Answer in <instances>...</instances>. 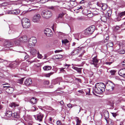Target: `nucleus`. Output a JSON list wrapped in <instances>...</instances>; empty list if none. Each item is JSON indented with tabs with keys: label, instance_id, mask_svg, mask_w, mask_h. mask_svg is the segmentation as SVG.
Wrapping results in <instances>:
<instances>
[{
	"label": "nucleus",
	"instance_id": "obj_1",
	"mask_svg": "<svg viewBox=\"0 0 125 125\" xmlns=\"http://www.w3.org/2000/svg\"><path fill=\"white\" fill-rule=\"evenodd\" d=\"M41 15L43 18L47 19L52 17V13L50 11L48 10H45L42 11Z\"/></svg>",
	"mask_w": 125,
	"mask_h": 125
},
{
	"label": "nucleus",
	"instance_id": "obj_2",
	"mask_svg": "<svg viewBox=\"0 0 125 125\" xmlns=\"http://www.w3.org/2000/svg\"><path fill=\"white\" fill-rule=\"evenodd\" d=\"M95 29L94 26H90L83 31L84 32V35L87 36L91 35L93 33Z\"/></svg>",
	"mask_w": 125,
	"mask_h": 125
},
{
	"label": "nucleus",
	"instance_id": "obj_3",
	"mask_svg": "<svg viewBox=\"0 0 125 125\" xmlns=\"http://www.w3.org/2000/svg\"><path fill=\"white\" fill-rule=\"evenodd\" d=\"M115 85L114 84L110 82L107 83L106 84L105 88L107 91L109 92L112 91L114 89Z\"/></svg>",
	"mask_w": 125,
	"mask_h": 125
},
{
	"label": "nucleus",
	"instance_id": "obj_4",
	"mask_svg": "<svg viewBox=\"0 0 125 125\" xmlns=\"http://www.w3.org/2000/svg\"><path fill=\"white\" fill-rule=\"evenodd\" d=\"M37 42L36 38L34 37H31L29 40L28 45L34 46Z\"/></svg>",
	"mask_w": 125,
	"mask_h": 125
},
{
	"label": "nucleus",
	"instance_id": "obj_5",
	"mask_svg": "<svg viewBox=\"0 0 125 125\" xmlns=\"http://www.w3.org/2000/svg\"><path fill=\"white\" fill-rule=\"evenodd\" d=\"M100 89L101 91L103 92L105 91V86L104 83H97L95 85V86H97Z\"/></svg>",
	"mask_w": 125,
	"mask_h": 125
},
{
	"label": "nucleus",
	"instance_id": "obj_6",
	"mask_svg": "<svg viewBox=\"0 0 125 125\" xmlns=\"http://www.w3.org/2000/svg\"><path fill=\"white\" fill-rule=\"evenodd\" d=\"M41 18V16L39 14H36L33 16L32 21L34 22L38 23L39 21Z\"/></svg>",
	"mask_w": 125,
	"mask_h": 125
},
{
	"label": "nucleus",
	"instance_id": "obj_7",
	"mask_svg": "<svg viewBox=\"0 0 125 125\" xmlns=\"http://www.w3.org/2000/svg\"><path fill=\"white\" fill-rule=\"evenodd\" d=\"M34 116L37 120L40 122L42 121V119L44 117V115L43 114L40 112L37 115L36 117H35V115H34Z\"/></svg>",
	"mask_w": 125,
	"mask_h": 125
},
{
	"label": "nucleus",
	"instance_id": "obj_8",
	"mask_svg": "<svg viewBox=\"0 0 125 125\" xmlns=\"http://www.w3.org/2000/svg\"><path fill=\"white\" fill-rule=\"evenodd\" d=\"M98 62V60L97 59V56H96L92 58V60L91 61L90 63L91 64L94 65V66L96 67Z\"/></svg>",
	"mask_w": 125,
	"mask_h": 125
},
{
	"label": "nucleus",
	"instance_id": "obj_9",
	"mask_svg": "<svg viewBox=\"0 0 125 125\" xmlns=\"http://www.w3.org/2000/svg\"><path fill=\"white\" fill-rule=\"evenodd\" d=\"M20 12L19 10L16 9L13 10H9L8 13L9 14H12L14 15H17L19 14Z\"/></svg>",
	"mask_w": 125,
	"mask_h": 125
},
{
	"label": "nucleus",
	"instance_id": "obj_10",
	"mask_svg": "<svg viewBox=\"0 0 125 125\" xmlns=\"http://www.w3.org/2000/svg\"><path fill=\"white\" fill-rule=\"evenodd\" d=\"M118 17L117 18V20L119 21L121 20V18L125 16V11L119 13L118 14Z\"/></svg>",
	"mask_w": 125,
	"mask_h": 125
},
{
	"label": "nucleus",
	"instance_id": "obj_11",
	"mask_svg": "<svg viewBox=\"0 0 125 125\" xmlns=\"http://www.w3.org/2000/svg\"><path fill=\"white\" fill-rule=\"evenodd\" d=\"M120 76H125V68L120 70L118 72Z\"/></svg>",
	"mask_w": 125,
	"mask_h": 125
},
{
	"label": "nucleus",
	"instance_id": "obj_12",
	"mask_svg": "<svg viewBox=\"0 0 125 125\" xmlns=\"http://www.w3.org/2000/svg\"><path fill=\"white\" fill-rule=\"evenodd\" d=\"M63 57V56L62 55L59 54L55 55L52 57V58L54 60L61 59Z\"/></svg>",
	"mask_w": 125,
	"mask_h": 125
},
{
	"label": "nucleus",
	"instance_id": "obj_13",
	"mask_svg": "<svg viewBox=\"0 0 125 125\" xmlns=\"http://www.w3.org/2000/svg\"><path fill=\"white\" fill-rule=\"evenodd\" d=\"M32 83V81L31 79L29 78L26 79L24 82V84L27 86H29Z\"/></svg>",
	"mask_w": 125,
	"mask_h": 125
},
{
	"label": "nucleus",
	"instance_id": "obj_14",
	"mask_svg": "<svg viewBox=\"0 0 125 125\" xmlns=\"http://www.w3.org/2000/svg\"><path fill=\"white\" fill-rule=\"evenodd\" d=\"M23 27L24 28H29L30 25V22H24L22 24Z\"/></svg>",
	"mask_w": 125,
	"mask_h": 125
},
{
	"label": "nucleus",
	"instance_id": "obj_15",
	"mask_svg": "<svg viewBox=\"0 0 125 125\" xmlns=\"http://www.w3.org/2000/svg\"><path fill=\"white\" fill-rule=\"evenodd\" d=\"M121 30L120 27L118 26H114L113 27V31L114 32L116 33Z\"/></svg>",
	"mask_w": 125,
	"mask_h": 125
},
{
	"label": "nucleus",
	"instance_id": "obj_16",
	"mask_svg": "<svg viewBox=\"0 0 125 125\" xmlns=\"http://www.w3.org/2000/svg\"><path fill=\"white\" fill-rule=\"evenodd\" d=\"M6 92L9 94H11L14 91V89L10 87L8 88H6Z\"/></svg>",
	"mask_w": 125,
	"mask_h": 125
},
{
	"label": "nucleus",
	"instance_id": "obj_17",
	"mask_svg": "<svg viewBox=\"0 0 125 125\" xmlns=\"http://www.w3.org/2000/svg\"><path fill=\"white\" fill-rule=\"evenodd\" d=\"M38 101L37 99L34 97H33L31 98L30 100L31 103L32 104H36Z\"/></svg>",
	"mask_w": 125,
	"mask_h": 125
},
{
	"label": "nucleus",
	"instance_id": "obj_18",
	"mask_svg": "<svg viewBox=\"0 0 125 125\" xmlns=\"http://www.w3.org/2000/svg\"><path fill=\"white\" fill-rule=\"evenodd\" d=\"M20 40L21 42H25L27 41V37L26 36H23L20 38Z\"/></svg>",
	"mask_w": 125,
	"mask_h": 125
},
{
	"label": "nucleus",
	"instance_id": "obj_19",
	"mask_svg": "<svg viewBox=\"0 0 125 125\" xmlns=\"http://www.w3.org/2000/svg\"><path fill=\"white\" fill-rule=\"evenodd\" d=\"M94 91L97 94L101 93L103 92L102 91H101L100 89L98 88L97 86H95L94 89Z\"/></svg>",
	"mask_w": 125,
	"mask_h": 125
},
{
	"label": "nucleus",
	"instance_id": "obj_20",
	"mask_svg": "<svg viewBox=\"0 0 125 125\" xmlns=\"http://www.w3.org/2000/svg\"><path fill=\"white\" fill-rule=\"evenodd\" d=\"M38 51L36 49L34 48H32L31 50V54L33 55H35L36 54H37Z\"/></svg>",
	"mask_w": 125,
	"mask_h": 125
},
{
	"label": "nucleus",
	"instance_id": "obj_21",
	"mask_svg": "<svg viewBox=\"0 0 125 125\" xmlns=\"http://www.w3.org/2000/svg\"><path fill=\"white\" fill-rule=\"evenodd\" d=\"M21 42V40H20V38H19L15 39L14 40V43L17 45H19L20 43Z\"/></svg>",
	"mask_w": 125,
	"mask_h": 125
},
{
	"label": "nucleus",
	"instance_id": "obj_22",
	"mask_svg": "<svg viewBox=\"0 0 125 125\" xmlns=\"http://www.w3.org/2000/svg\"><path fill=\"white\" fill-rule=\"evenodd\" d=\"M79 52V50L77 49L73 50L71 53L72 55H74L77 54Z\"/></svg>",
	"mask_w": 125,
	"mask_h": 125
},
{
	"label": "nucleus",
	"instance_id": "obj_23",
	"mask_svg": "<svg viewBox=\"0 0 125 125\" xmlns=\"http://www.w3.org/2000/svg\"><path fill=\"white\" fill-rule=\"evenodd\" d=\"M52 68L51 66L46 65L43 67V69L44 71H48L50 70Z\"/></svg>",
	"mask_w": 125,
	"mask_h": 125
},
{
	"label": "nucleus",
	"instance_id": "obj_24",
	"mask_svg": "<svg viewBox=\"0 0 125 125\" xmlns=\"http://www.w3.org/2000/svg\"><path fill=\"white\" fill-rule=\"evenodd\" d=\"M19 106V104H16L14 102L11 103L10 104V106L13 108L17 107Z\"/></svg>",
	"mask_w": 125,
	"mask_h": 125
},
{
	"label": "nucleus",
	"instance_id": "obj_25",
	"mask_svg": "<svg viewBox=\"0 0 125 125\" xmlns=\"http://www.w3.org/2000/svg\"><path fill=\"white\" fill-rule=\"evenodd\" d=\"M12 115V112L11 111H7L5 115L7 117H10Z\"/></svg>",
	"mask_w": 125,
	"mask_h": 125
},
{
	"label": "nucleus",
	"instance_id": "obj_26",
	"mask_svg": "<svg viewBox=\"0 0 125 125\" xmlns=\"http://www.w3.org/2000/svg\"><path fill=\"white\" fill-rule=\"evenodd\" d=\"M5 44L6 45V46L7 47H9L12 45L13 43L10 41H6Z\"/></svg>",
	"mask_w": 125,
	"mask_h": 125
},
{
	"label": "nucleus",
	"instance_id": "obj_27",
	"mask_svg": "<svg viewBox=\"0 0 125 125\" xmlns=\"http://www.w3.org/2000/svg\"><path fill=\"white\" fill-rule=\"evenodd\" d=\"M60 78H57L53 81L52 82L54 84H55L57 83H59V84H60V80H61Z\"/></svg>",
	"mask_w": 125,
	"mask_h": 125
},
{
	"label": "nucleus",
	"instance_id": "obj_28",
	"mask_svg": "<svg viewBox=\"0 0 125 125\" xmlns=\"http://www.w3.org/2000/svg\"><path fill=\"white\" fill-rule=\"evenodd\" d=\"M21 22L22 24L24 23V22H30V21L28 18H24L21 20Z\"/></svg>",
	"mask_w": 125,
	"mask_h": 125
},
{
	"label": "nucleus",
	"instance_id": "obj_29",
	"mask_svg": "<svg viewBox=\"0 0 125 125\" xmlns=\"http://www.w3.org/2000/svg\"><path fill=\"white\" fill-rule=\"evenodd\" d=\"M104 115L105 118H108L109 117V114L108 111H105L104 112Z\"/></svg>",
	"mask_w": 125,
	"mask_h": 125
},
{
	"label": "nucleus",
	"instance_id": "obj_30",
	"mask_svg": "<svg viewBox=\"0 0 125 125\" xmlns=\"http://www.w3.org/2000/svg\"><path fill=\"white\" fill-rule=\"evenodd\" d=\"M112 11L111 10H109L106 13L105 15L106 17H109L110 16L111 14Z\"/></svg>",
	"mask_w": 125,
	"mask_h": 125
},
{
	"label": "nucleus",
	"instance_id": "obj_31",
	"mask_svg": "<svg viewBox=\"0 0 125 125\" xmlns=\"http://www.w3.org/2000/svg\"><path fill=\"white\" fill-rule=\"evenodd\" d=\"M106 16H103L101 17V21H102L104 22H105L107 21V19Z\"/></svg>",
	"mask_w": 125,
	"mask_h": 125
},
{
	"label": "nucleus",
	"instance_id": "obj_32",
	"mask_svg": "<svg viewBox=\"0 0 125 125\" xmlns=\"http://www.w3.org/2000/svg\"><path fill=\"white\" fill-rule=\"evenodd\" d=\"M101 9L104 10H106L107 7V5L106 4L103 3Z\"/></svg>",
	"mask_w": 125,
	"mask_h": 125
},
{
	"label": "nucleus",
	"instance_id": "obj_33",
	"mask_svg": "<svg viewBox=\"0 0 125 125\" xmlns=\"http://www.w3.org/2000/svg\"><path fill=\"white\" fill-rule=\"evenodd\" d=\"M79 33L80 36V39L85 37V35H84V31H83Z\"/></svg>",
	"mask_w": 125,
	"mask_h": 125
},
{
	"label": "nucleus",
	"instance_id": "obj_34",
	"mask_svg": "<svg viewBox=\"0 0 125 125\" xmlns=\"http://www.w3.org/2000/svg\"><path fill=\"white\" fill-rule=\"evenodd\" d=\"M117 52L120 54H124L125 53V51L123 49H119L117 51Z\"/></svg>",
	"mask_w": 125,
	"mask_h": 125
},
{
	"label": "nucleus",
	"instance_id": "obj_35",
	"mask_svg": "<svg viewBox=\"0 0 125 125\" xmlns=\"http://www.w3.org/2000/svg\"><path fill=\"white\" fill-rule=\"evenodd\" d=\"M113 44L112 42H109L107 44L106 46L107 47H112L113 46Z\"/></svg>",
	"mask_w": 125,
	"mask_h": 125
},
{
	"label": "nucleus",
	"instance_id": "obj_36",
	"mask_svg": "<svg viewBox=\"0 0 125 125\" xmlns=\"http://www.w3.org/2000/svg\"><path fill=\"white\" fill-rule=\"evenodd\" d=\"M52 30L49 29H46L44 31V33L46 35V33H48L51 32Z\"/></svg>",
	"mask_w": 125,
	"mask_h": 125
},
{
	"label": "nucleus",
	"instance_id": "obj_37",
	"mask_svg": "<svg viewBox=\"0 0 125 125\" xmlns=\"http://www.w3.org/2000/svg\"><path fill=\"white\" fill-rule=\"evenodd\" d=\"M2 85H6L5 86H3V88H5V89L6 88H8L9 87H10L9 86V84L8 83H4L2 84Z\"/></svg>",
	"mask_w": 125,
	"mask_h": 125
},
{
	"label": "nucleus",
	"instance_id": "obj_38",
	"mask_svg": "<svg viewBox=\"0 0 125 125\" xmlns=\"http://www.w3.org/2000/svg\"><path fill=\"white\" fill-rule=\"evenodd\" d=\"M75 37L78 40H79L80 39V36L79 33H78L75 35Z\"/></svg>",
	"mask_w": 125,
	"mask_h": 125
},
{
	"label": "nucleus",
	"instance_id": "obj_39",
	"mask_svg": "<svg viewBox=\"0 0 125 125\" xmlns=\"http://www.w3.org/2000/svg\"><path fill=\"white\" fill-rule=\"evenodd\" d=\"M12 117L18 118L19 117V116L17 114V113H14L13 114H12Z\"/></svg>",
	"mask_w": 125,
	"mask_h": 125
},
{
	"label": "nucleus",
	"instance_id": "obj_40",
	"mask_svg": "<svg viewBox=\"0 0 125 125\" xmlns=\"http://www.w3.org/2000/svg\"><path fill=\"white\" fill-rule=\"evenodd\" d=\"M58 34L60 38H63L64 37V34L61 32L58 33Z\"/></svg>",
	"mask_w": 125,
	"mask_h": 125
},
{
	"label": "nucleus",
	"instance_id": "obj_41",
	"mask_svg": "<svg viewBox=\"0 0 125 125\" xmlns=\"http://www.w3.org/2000/svg\"><path fill=\"white\" fill-rule=\"evenodd\" d=\"M82 69V68H79L76 67L75 70H76L78 73H81V69Z\"/></svg>",
	"mask_w": 125,
	"mask_h": 125
},
{
	"label": "nucleus",
	"instance_id": "obj_42",
	"mask_svg": "<svg viewBox=\"0 0 125 125\" xmlns=\"http://www.w3.org/2000/svg\"><path fill=\"white\" fill-rule=\"evenodd\" d=\"M23 55L25 56L24 58L25 59H26L29 57V55L25 52L23 53Z\"/></svg>",
	"mask_w": 125,
	"mask_h": 125
},
{
	"label": "nucleus",
	"instance_id": "obj_43",
	"mask_svg": "<svg viewBox=\"0 0 125 125\" xmlns=\"http://www.w3.org/2000/svg\"><path fill=\"white\" fill-rule=\"evenodd\" d=\"M51 55V54H50L49 53H48L47 54H45L44 55V58H43V59H46V58Z\"/></svg>",
	"mask_w": 125,
	"mask_h": 125
},
{
	"label": "nucleus",
	"instance_id": "obj_44",
	"mask_svg": "<svg viewBox=\"0 0 125 125\" xmlns=\"http://www.w3.org/2000/svg\"><path fill=\"white\" fill-rule=\"evenodd\" d=\"M37 54H38V58H39L40 59H43V57L42 56V55L41 54H40L39 53V52H38L37 53Z\"/></svg>",
	"mask_w": 125,
	"mask_h": 125
},
{
	"label": "nucleus",
	"instance_id": "obj_45",
	"mask_svg": "<svg viewBox=\"0 0 125 125\" xmlns=\"http://www.w3.org/2000/svg\"><path fill=\"white\" fill-rule=\"evenodd\" d=\"M48 1H52V0H41L40 1V2L42 3H44Z\"/></svg>",
	"mask_w": 125,
	"mask_h": 125
},
{
	"label": "nucleus",
	"instance_id": "obj_46",
	"mask_svg": "<svg viewBox=\"0 0 125 125\" xmlns=\"http://www.w3.org/2000/svg\"><path fill=\"white\" fill-rule=\"evenodd\" d=\"M49 81L48 80H44L43 82V83L44 84L47 85L49 84Z\"/></svg>",
	"mask_w": 125,
	"mask_h": 125
},
{
	"label": "nucleus",
	"instance_id": "obj_47",
	"mask_svg": "<svg viewBox=\"0 0 125 125\" xmlns=\"http://www.w3.org/2000/svg\"><path fill=\"white\" fill-rule=\"evenodd\" d=\"M65 68H60V71L63 73H65L66 71L64 70V69L65 68Z\"/></svg>",
	"mask_w": 125,
	"mask_h": 125
},
{
	"label": "nucleus",
	"instance_id": "obj_48",
	"mask_svg": "<svg viewBox=\"0 0 125 125\" xmlns=\"http://www.w3.org/2000/svg\"><path fill=\"white\" fill-rule=\"evenodd\" d=\"M46 35L48 37H50L52 35V31H51V32H49L48 33H46Z\"/></svg>",
	"mask_w": 125,
	"mask_h": 125
},
{
	"label": "nucleus",
	"instance_id": "obj_49",
	"mask_svg": "<svg viewBox=\"0 0 125 125\" xmlns=\"http://www.w3.org/2000/svg\"><path fill=\"white\" fill-rule=\"evenodd\" d=\"M54 73V72H51L50 73H47L46 74V76L48 77H49L50 75H52Z\"/></svg>",
	"mask_w": 125,
	"mask_h": 125
},
{
	"label": "nucleus",
	"instance_id": "obj_50",
	"mask_svg": "<svg viewBox=\"0 0 125 125\" xmlns=\"http://www.w3.org/2000/svg\"><path fill=\"white\" fill-rule=\"evenodd\" d=\"M24 79V78H23L19 80L18 81V82L20 83H22Z\"/></svg>",
	"mask_w": 125,
	"mask_h": 125
},
{
	"label": "nucleus",
	"instance_id": "obj_51",
	"mask_svg": "<svg viewBox=\"0 0 125 125\" xmlns=\"http://www.w3.org/2000/svg\"><path fill=\"white\" fill-rule=\"evenodd\" d=\"M64 14H65L63 12L60 13L59 15L58 18H62Z\"/></svg>",
	"mask_w": 125,
	"mask_h": 125
},
{
	"label": "nucleus",
	"instance_id": "obj_52",
	"mask_svg": "<svg viewBox=\"0 0 125 125\" xmlns=\"http://www.w3.org/2000/svg\"><path fill=\"white\" fill-rule=\"evenodd\" d=\"M63 66H66L67 67L66 69H67L71 65L70 64H67L66 63L63 64Z\"/></svg>",
	"mask_w": 125,
	"mask_h": 125
},
{
	"label": "nucleus",
	"instance_id": "obj_53",
	"mask_svg": "<svg viewBox=\"0 0 125 125\" xmlns=\"http://www.w3.org/2000/svg\"><path fill=\"white\" fill-rule=\"evenodd\" d=\"M21 60H19L18 61H16L15 62V63H14V65L16 64V67L18 65V64L19 63H21Z\"/></svg>",
	"mask_w": 125,
	"mask_h": 125
},
{
	"label": "nucleus",
	"instance_id": "obj_54",
	"mask_svg": "<svg viewBox=\"0 0 125 125\" xmlns=\"http://www.w3.org/2000/svg\"><path fill=\"white\" fill-rule=\"evenodd\" d=\"M1 5L3 6H7L8 4V3L6 2H4L1 4Z\"/></svg>",
	"mask_w": 125,
	"mask_h": 125
},
{
	"label": "nucleus",
	"instance_id": "obj_55",
	"mask_svg": "<svg viewBox=\"0 0 125 125\" xmlns=\"http://www.w3.org/2000/svg\"><path fill=\"white\" fill-rule=\"evenodd\" d=\"M116 71L114 70H112L110 71V72L111 75H114L115 74Z\"/></svg>",
	"mask_w": 125,
	"mask_h": 125
},
{
	"label": "nucleus",
	"instance_id": "obj_56",
	"mask_svg": "<svg viewBox=\"0 0 125 125\" xmlns=\"http://www.w3.org/2000/svg\"><path fill=\"white\" fill-rule=\"evenodd\" d=\"M76 123H77L78 124H79V125H80V124L81 123V121H80V120L78 118V117L77 118V119L76 120Z\"/></svg>",
	"mask_w": 125,
	"mask_h": 125
},
{
	"label": "nucleus",
	"instance_id": "obj_57",
	"mask_svg": "<svg viewBox=\"0 0 125 125\" xmlns=\"http://www.w3.org/2000/svg\"><path fill=\"white\" fill-rule=\"evenodd\" d=\"M68 42V41L67 40H65L64 41L63 40L62 41V44H65V43H67Z\"/></svg>",
	"mask_w": 125,
	"mask_h": 125
},
{
	"label": "nucleus",
	"instance_id": "obj_58",
	"mask_svg": "<svg viewBox=\"0 0 125 125\" xmlns=\"http://www.w3.org/2000/svg\"><path fill=\"white\" fill-rule=\"evenodd\" d=\"M57 124L58 125H60L61 124V122L60 121L58 120L57 122Z\"/></svg>",
	"mask_w": 125,
	"mask_h": 125
},
{
	"label": "nucleus",
	"instance_id": "obj_59",
	"mask_svg": "<svg viewBox=\"0 0 125 125\" xmlns=\"http://www.w3.org/2000/svg\"><path fill=\"white\" fill-rule=\"evenodd\" d=\"M62 50H56L54 51V52L55 53H58L61 52H62Z\"/></svg>",
	"mask_w": 125,
	"mask_h": 125
},
{
	"label": "nucleus",
	"instance_id": "obj_60",
	"mask_svg": "<svg viewBox=\"0 0 125 125\" xmlns=\"http://www.w3.org/2000/svg\"><path fill=\"white\" fill-rule=\"evenodd\" d=\"M27 12V11H23L21 14V15H23Z\"/></svg>",
	"mask_w": 125,
	"mask_h": 125
},
{
	"label": "nucleus",
	"instance_id": "obj_61",
	"mask_svg": "<svg viewBox=\"0 0 125 125\" xmlns=\"http://www.w3.org/2000/svg\"><path fill=\"white\" fill-rule=\"evenodd\" d=\"M103 4V3L101 4V3H97V5L98 6L101 7V8H102V5Z\"/></svg>",
	"mask_w": 125,
	"mask_h": 125
},
{
	"label": "nucleus",
	"instance_id": "obj_62",
	"mask_svg": "<svg viewBox=\"0 0 125 125\" xmlns=\"http://www.w3.org/2000/svg\"><path fill=\"white\" fill-rule=\"evenodd\" d=\"M109 39V37H107L106 39H105V40H104V42H106Z\"/></svg>",
	"mask_w": 125,
	"mask_h": 125
},
{
	"label": "nucleus",
	"instance_id": "obj_63",
	"mask_svg": "<svg viewBox=\"0 0 125 125\" xmlns=\"http://www.w3.org/2000/svg\"><path fill=\"white\" fill-rule=\"evenodd\" d=\"M80 109H81V107L79 106H77V107L76 109H78V110H79V112H78V113H79L80 112Z\"/></svg>",
	"mask_w": 125,
	"mask_h": 125
},
{
	"label": "nucleus",
	"instance_id": "obj_64",
	"mask_svg": "<svg viewBox=\"0 0 125 125\" xmlns=\"http://www.w3.org/2000/svg\"><path fill=\"white\" fill-rule=\"evenodd\" d=\"M112 115L113 116L115 117L116 115V113H112Z\"/></svg>",
	"mask_w": 125,
	"mask_h": 125
}]
</instances>
